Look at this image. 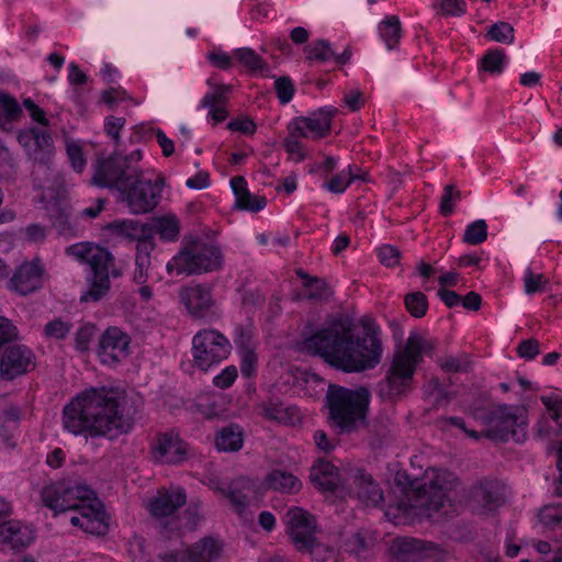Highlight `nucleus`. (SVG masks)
I'll use <instances>...</instances> for the list:
<instances>
[{
  "mask_svg": "<svg viewBox=\"0 0 562 562\" xmlns=\"http://www.w3.org/2000/svg\"><path fill=\"white\" fill-rule=\"evenodd\" d=\"M355 486L359 499L366 505L378 506L384 499L382 490L374 483L370 474L360 472L356 475Z\"/></svg>",
  "mask_w": 562,
  "mask_h": 562,
  "instance_id": "obj_34",
  "label": "nucleus"
},
{
  "mask_svg": "<svg viewBox=\"0 0 562 562\" xmlns=\"http://www.w3.org/2000/svg\"><path fill=\"white\" fill-rule=\"evenodd\" d=\"M266 482L270 488H273L276 491H280L283 493L297 492L301 487V483L296 476H294L290 472L282 471V470L271 471L268 474Z\"/></svg>",
  "mask_w": 562,
  "mask_h": 562,
  "instance_id": "obj_36",
  "label": "nucleus"
},
{
  "mask_svg": "<svg viewBox=\"0 0 562 562\" xmlns=\"http://www.w3.org/2000/svg\"><path fill=\"white\" fill-rule=\"evenodd\" d=\"M310 479L322 491H334L339 484L338 469L329 461L319 459L311 468Z\"/></svg>",
  "mask_w": 562,
  "mask_h": 562,
  "instance_id": "obj_29",
  "label": "nucleus"
},
{
  "mask_svg": "<svg viewBox=\"0 0 562 562\" xmlns=\"http://www.w3.org/2000/svg\"><path fill=\"white\" fill-rule=\"evenodd\" d=\"M243 431L237 425H229L218 432L215 446L220 451H238L243 447Z\"/></svg>",
  "mask_w": 562,
  "mask_h": 562,
  "instance_id": "obj_35",
  "label": "nucleus"
},
{
  "mask_svg": "<svg viewBox=\"0 0 562 562\" xmlns=\"http://www.w3.org/2000/svg\"><path fill=\"white\" fill-rule=\"evenodd\" d=\"M66 254L89 265L91 276L88 278L89 289L82 293L81 302H98L109 292L110 278L122 276L115 266L113 255L103 247L91 243H79L66 248Z\"/></svg>",
  "mask_w": 562,
  "mask_h": 562,
  "instance_id": "obj_6",
  "label": "nucleus"
},
{
  "mask_svg": "<svg viewBox=\"0 0 562 562\" xmlns=\"http://www.w3.org/2000/svg\"><path fill=\"white\" fill-rule=\"evenodd\" d=\"M67 154L71 161L72 168L76 171L81 172L86 165V159L83 157L81 147L77 144H69L67 146Z\"/></svg>",
  "mask_w": 562,
  "mask_h": 562,
  "instance_id": "obj_64",
  "label": "nucleus"
},
{
  "mask_svg": "<svg viewBox=\"0 0 562 562\" xmlns=\"http://www.w3.org/2000/svg\"><path fill=\"white\" fill-rule=\"evenodd\" d=\"M232 189L236 195V206L240 210L258 212L266 205L263 196H255L247 189L246 180L240 177H234L231 180Z\"/></svg>",
  "mask_w": 562,
  "mask_h": 562,
  "instance_id": "obj_32",
  "label": "nucleus"
},
{
  "mask_svg": "<svg viewBox=\"0 0 562 562\" xmlns=\"http://www.w3.org/2000/svg\"><path fill=\"white\" fill-rule=\"evenodd\" d=\"M187 502V494L182 487L160 490L149 504V512L156 518L171 516Z\"/></svg>",
  "mask_w": 562,
  "mask_h": 562,
  "instance_id": "obj_24",
  "label": "nucleus"
},
{
  "mask_svg": "<svg viewBox=\"0 0 562 562\" xmlns=\"http://www.w3.org/2000/svg\"><path fill=\"white\" fill-rule=\"evenodd\" d=\"M71 325L57 318L45 325L44 333L47 337L55 339L65 338L70 331Z\"/></svg>",
  "mask_w": 562,
  "mask_h": 562,
  "instance_id": "obj_58",
  "label": "nucleus"
},
{
  "mask_svg": "<svg viewBox=\"0 0 562 562\" xmlns=\"http://www.w3.org/2000/svg\"><path fill=\"white\" fill-rule=\"evenodd\" d=\"M130 337L117 327L108 328L99 341L98 355L104 364H115L128 355Z\"/></svg>",
  "mask_w": 562,
  "mask_h": 562,
  "instance_id": "obj_22",
  "label": "nucleus"
},
{
  "mask_svg": "<svg viewBox=\"0 0 562 562\" xmlns=\"http://www.w3.org/2000/svg\"><path fill=\"white\" fill-rule=\"evenodd\" d=\"M506 55L502 49H490L481 59V67L492 75L501 74L504 70Z\"/></svg>",
  "mask_w": 562,
  "mask_h": 562,
  "instance_id": "obj_42",
  "label": "nucleus"
},
{
  "mask_svg": "<svg viewBox=\"0 0 562 562\" xmlns=\"http://www.w3.org/2000/svg\"><path fill=\"white\" fill-rule=\"evenodd\" d=\"M16 326L7 317L0 316V349L18 339Z\"/></svg>",
  "mask_w": 562,
  "mask_h": 562,
  "instance_id": "obj_53",
  "label": "nucleus"
},
{
  "mask_svg": "<svg viewBox=\"0 0 562 562\" xmlns=\"http://www.w3.org/2000/svg\"><path fill=\"white\" fill-rule=\"evenodd\" d=\"M355 178L356 177L352 175L351 167L348 166L347 170H342L339 175L333 177L325 186L330 192L341 193L347 189V187Z\"/></svg>",
  "mask_w": 562,
  "mask_h": 562,
  "instance_id": "obj_52",
  "label": "nucleus"
},
{
  "mask_svg": "<svg viewBox=\"0 0 562 562\" xmlns=\"http://www.w3.org/2000/svg\"><path fill=\"white\" fill-rule=\"evenodd\" d=\"M459 200H461V192L453 184L446 186L441 196L440 213L443 216H449L454 210L453 202Z\"/></svg>",
  "mask_w": 562,
  "mask_h": 562,
  "instance_id": "obj_51",
  "label": "nucleus"
},
{
  "mask_svg": "<svg viewBox=\"0 0 562 562\" xmlns=\"http://www.w3.org/2000/svg\"><path fill=\"white\" fill-rule=\"evenodd\" d=\"M395 483L401 496L394 506L398 512L407 514L409 509L438 510L447 501L448 493L458 486L459 480L450 471L432 470L426 473L423 482L411 481L406 473L398 472Z\"/></svg>",
  "mask_w": 562,
  "mask_h": 562,
  "instance_id": "obj_4",
  "label": "nucleus"
},
{
  "mask_svg": "<svg viewBox=\"0 0 562 562\" xmlns=\"http://www.w3.org/2000/svg\"><path fill=\"white\" fill-rule=\"evenodd\" d=\"M378 256L381 263L387 267H394L395 265L398 263L400 260L398 249L391 245H384L381 248H379Z\"/></svg>",
  "mask_w": 562,
  "mask_h": 562,
  "instance_id": "obj_63",
  "label": "nucleus"
},
{
  "mask_svg": "<svg viewBox=\"0 0 562 562\" xmlns=\"http://www.w3.org/2000/svg\"><path fill=\"white\" fill-rule=\"evenodd\" d=\"M223 551L220 540L204 537L183 550H173L159 555L161 562H216Z\"/></svg>",
  "mask_w": 562,
  "mask_h": 562,
  "instance_id": "obj_17",
  "label": "nucleus"
},
{
  "mask_svg": "<svg viewBox=\"0 0 562 562\" xmlns=\"http://www.w3.org/2000/svg\"><path fill=\"white\" fill-rule=\"evenodd\" d=\"M304 52L307 60L325 63L334 59L338 65H346L352 55L351 48L347 46L341 54H336L326 40H317L305 46Z\"/></svg>",
  "mask_w": 562,
  "mask_h": 562,
  "instance_id": "obj_26",
  "label": "nucleus"
},
{
  "mask_svg": "<svg viewBox=\"0 0 562 562\" xmlns=\"http://www.w3.org/2000/svg\"><path fill=\"white\" fill-rule=\"evenodd\" d=\"M49 218L58 234L65 236L75 235V229L70 223L69 214L66 210H63L57 204H54L49 210Z\"/></svg>",
  "mask_w": 562,
  "mask_h": 562,
  "instance_id": "obj_41",
  "label": "nucleus"
},
{
  "mask_svg": "<svg viewBox=\"0 0 562 562\" xmlns=\"http://www.w3.org/2000/svg\"><path fill=\"white\" fill-rule=\"evenodd\" d=\"M296 276L304 280V286L310 290V299H323L326 296L328 286L325 280L317 277H312L303 269H296Z\"/></svg>",
  "mask_w": 562,
  "mask_h": 562,
  "instance_id": "obj_39",
  "label": "nucleus"
},
{
  "mask_svg": "<svg viewBox=\"0 0 562 562\" xmlns=\"http://www.w3.org/2000/svg\"><path fill=\"white\" fill-rule=\"evenodd\" d=\"M439 366L445 372L457 373L468 371L470 362L464 355L460 357L446 356L439 360Z\"/></svg>",
  "mask_w": 562,
  "mask_h": 562,
  "instance_id": "obj_50",
  "label": "nucleus"
},
{
  "mask_svg": "<svg viewBox=\"0 0 562 562\" xmlns=\"http://www.w3.org/2000/svg\"><path fill=\"white\" fill-rule=\"evenodd\" d=\"M440 13L446 16H461L467 12L463 0H441L438 4Z\"/></svg>",
  "mask_w": 562,
  "mask_h": 562,
  "instance_id": "obj_57",
  "label": "nucleus"
},
{
  "mask_svg": "<svg viewBox=\"0 0 562 562\" xmlns=\"http://www.w3.org/2000/svg\"><path fill=\"white\" fill-rule=\"evenodd\" d=\"M111 231L131 240H137V245L147 240L154 241L153 228L148 224L134 220L116 221L110 225Z\"/></svg>",
  "mask_w": 562,
  "mask_h": 562,
  "instance_id": "obj_30",
  "label": "nucleus"
},
{
  "mask_svg": "<svg viewBox=\"0 0 562 562\" xmlns=\"http://www.w3.org/2000/svg\"><path fill=\"white\" fill-rule=\"evenodd\" d=\"M303 551L308 552L317 562H326L333 559L337 553V549L334 544L321 542L315 537L311 538L310 543Z\"/></svg>",
  "mask_w": 562,
  "mask_h": 562,
  "instance_id": "obj_40",
  "label": "nucleus"
},
{
  "mask_svg": "<svg viewBox=\"0 0 562 562\" xmlns=\"http://www.w3.org/2000/svg\"><path fill=\"white\" fill-rule=\"evenodd\" d=\"M41 501L55 515L72 512L70 524L88 533L104 535L108 531L103 505L95 492L85 484L50 483L41 491Z\"/></svg>",
  "mask_w": 562,
  "mask_h": 562,
  "instance_id": "obj_3",
  "label": "nucleus"
},
{
  "mask_svg": "<svg viewBox=\"0 0 562 562\" xmlns=\"http://www.w3.org/2000/svg\"><path fill=\"white\" fill-rule=\"evenodd\" d=\"M391 553L394 562H423L427 557L425 544L419 540L409 538L394 540Z\"/></svg>",
  "mask_w": 562,
  "mask_h": 562,
  "instance_id": "obj_27",
  "label": "nucleus"
},
{
  "mask_svg": "<svg viewBox=\"0 0 562 562\" xmlns=\"http://www.w3.org/2000/svg\"><path fill=\"white\" fill-rule=\"evenodd\" d=\"M486 36L499 43L510 44L514 42V27L507 22H497L491 25Z\"/></svg>",
  "mask_w": 562,
  "mask_h": 562,
  "instance_id": "obj_47",
  "label": "nucleus"
},
{
  "mask_svg": "<svg viewBox=\"0 0 562 562\" xmlns=\"http://www.w3.org/2000/svg\"><path fill=\"white\" fill-rule=\"evenodd\" d=\"M164 180L157 179L155 182L145 180L143 172L138 168L137 177L128 181L126 189L121 190L122 201L127 203L131 212L135 214H145L153 211L159 203Z\"/></svg>",
  "mask_w": 562,
  "mask_h": 562,
  "instance_id": "obj_13",
  "label": "nucleus"
},
{
  "mask_svg": "<svg viewBox=\"0 0 562 562\" xmlns=\"http://www.w3.org/2000/svg\"><path fill=\"white\" fill-rule=\"evenodd\" d=\"M140 159L142 153L138 149L126 156L114 151L108 158H99L93 165L92 183L121 192L126 189L128 181L137 177V162Z\"/></svg>",
  "mask_w": 562,
  "mask_h": 562,
  "instance_id": "obj_9",
  "label": "nucleus"
},
{
  "mask_svg": "<svg viewBox=\"0 0 562 562\" xmlns=\"http://www.w3.org/2000/svg\"><path fill=\"white\" fill-rule=\"evenodd\" d=\"M231 351V341L216 329H201L192 338L193 363L202 371L227 359Z\"/></svg>",
  "mask_w": 562,
  "mask_h": 562,
  "instance_id": "obj_12",
  "label": "nucleus"
},
{
  "mask_svg": "<svg viewBox=\"0 0 562 562\" xmlns=\"http://www.w3.org/2000/svg\"><path fill=\"white\" fill-rule=\"evenodd\" d=\"M213 488L220 491L231 502L234 510L239 516H244L249 505V496L254 493V484L249 479H236L226 490L218 488L215 485H213Z\"/></svg>",
  "mask_w": 562,
  "mask_h": 562,
  "instance_id": "obj_25",
  "label": "nucleus"
},
{
  "mask_svg": "<svg viewBox=\"0 0 562 562\" xmlns=\"http://www.w3.org/2000/svg\"><path fill=\"white\" fill-rule=\"evenodd\" d=\"M524 282L526 293L533 294L536 292H542L549 280L543 274H536L530 269H528L526 271Z\"/></svg>",
  "mask_w": 562,
  "mask_h": 562,
  "instance_id": "obj_55",
  "label": "nucleus"
},
{
  "mask_svg": "<svg viewBox=\"0 0 562 562\" xmlns=\"http://www.w3.org/2000/svg\"><path fill=\"white\" fill-rule=\"evenodd\" d=\"M373 540L363 532L358 531L346 539L344 550L358 560H367L371 554Z\"/></svg>",
  "mask_w": 562,
  "mask_h": 562,
  "instance_id": "obj_37",
  "label": "nucleus"
},
{
  "mask_svg": "<svg viewBox=\"0 0 562 562\" xmlns=\"http://www.w3.org/2000/svg\"><path fill=\"white\" fill-rule=\"evenodd\" d=\"M222 252L215 245L203 240L187 244L166 266L170 274H201L222 268Z\"/></svg>",
  "mask_w": 562,
  "mask_h": 562,
  "instance_id": "obj_8",
  "label": "nucleus"
},
{
  "mask_svg": "<svg viewBox=\"0 0 562 562\" xmlns=\"http://www.w3.org/2000/svg\"><path fill=\"white\" fill-rule=\"evenodd\" d=\"M274 88L281 103L290 102L294 94V86L288 77H280L274 82Z\"/></svg>",
  "mask_w": 562,
  "mask_h": 562,
  "instance_id": "obj_59",
  "label": "nucleus"
},
{
  "mask_svg": "<svg viewBox=\"0 0 562 562\" xmlns=\"http://www.w3.org/2000/svg\"><path fill=\"white\" fill-rule=\"evenodd\" d=\"M33 539L32 530L19 521H9L0 527V541L11 544L13 549L25 548Z\"/></svg>",
  "mask_w": 562,
  "mask_h": 562,
  "instance_id": "obj_33",
  "label": "nucleus"
},
{
  "mask_svg": "<svg viewBox=\"0 0 562 562\" xmlns=\"http://www.w3.org/2000/svg\"><path fill=\"white\" fill-rule=\"evenodd\" d=\"M525 413L522 407L502 405L490 411H479L475 417L487 427L486 437L502 441L513 438L518 441L517 429L526 425Z\"/></svg>",
  "mask_w": 562,
  "mask_h": 562,
  "instance_id": "obj_11",
  "label": "nucleus"
},
{
  "mask_svg": "<svg viewBox=\"0 0 562 562\" xmlns=\"http://www.w3.org/2000/svg\"><path fill=\"white\" fill-rule=\"evenodd\" d=\"M155 227L156 233L165 240H175L180 233L179 221L176 216L159 217Z\"/></svg>",
  "mask_w": 562,
  "mask_h": 562,
  "instance_id": "obj_44",
  "label": "nucleus"
},
{
  "mask_svg": "<svg viewBox=\"0 0 562 562\" xmlns=\"http://www.w3.org/2000/svg\"><path fill=\"white\" fill-rule=\"evenodd\" d=\"M338 113L336 108H323L310 116L294 119L289 125V133L302 135L303 138L318 139L328 135L331 120Z\"/></svg>",
  "mask_w": 562,
  "mask_h": 562,
  "instance_id": "obj_19",
  "label": "nucleus"
},
{
  "mask_svg": "<svg viewBox=\"0 0 562 562\" xmlns=\"http://www.w3.org/2000/svg\"><path fill=\"white\" fill-rule=\"evenodd\" d=\"M300 137H302V135L289 133V136L285 137L283 142L286 153L296 161H302L305 158V150L299 139Z\"/></svg>",
  "mask_w": 562,
  "mask_h": 562,
  "instance_id": "obj_56",
  "label": "nucleus"
},
{
  "mask_svg": "<svg viewBox=\"0 0 562 562\" xmlns=\"http://www.w3.org/2000/svg\"><path fill=\"white\" fill-rule=\"evenodd\" d=\"M16 176V165L9 149L0 145V180H12Z\"/></svg>",
  "mask_w": 562,
  "mask_h": 562,
  "instance_id": "obj_49",
  "label": "nucleus"
},
{
  "mask_svg": "<svg viewBox=\"0 0 562 562\" xmlns=\"http://www.w3.org/2000/svg\"><path fill=\"white\" fill-rule=\"evenodd\" d=\"M434 344L424 335L413 331L403 347L393 353L389 370L378 383L376 393L384 401L395 402L413 389L414 374L423 357L431 352Z\"/></svg>",
  "mask_w": 562,
  "mask_h": 562,
  "instance_id": "obj_5",
  "label": "nucleus"
},
{
  "mask_svg": "<svg viewBox=\"0 0 562 562\" xmlns=\"http://www.w3.org/2000/svg\"><path fill=\"white\" fill-rule=\"evenodd\" d=\"M289 535L297 550H304L314 537L316 520L308 512L301 507L290 508L284 516Z\"/></svg>",
  "mask_w": 562,
  "mask_h": 562,
  "instance_id": "obj_21",
  "label": "nucleus"
},
{
  "mask_svg": "<svg viewBox=\"0 0 562 562\" xmlns=\"http://www.w3.org/2000/svg\"><path fill=\"white\" fill-rule=\"evenodd\" d=\"M125 405L126 395L117 389H88L64 406L63 427L75 436L115 439L130 432L134 424Z\"/></svg>",
  "mask_w": 562,
  "mask_h": 562,
  "instance_id": "obj_2",
  "label": "nucleus"
},
{
  "mask_svg": "<svg viewBox=\"0 0 562 562\" xmlns=\"http://www.w3.org/2000/svg\"><path fill=\"white\" fill-rule=\"evenodd\" d=\"M180 299L194 318L209 316L215 304L212 289L202 284L183 288L180 292Z\"/></svg>",
  "mask_w": 562,
  "mask_h": 562,
  "instance_id": "obj_23",
  "label": "nucleus"
},
{
  "mask_svg": "<svg viewBox=\"0 0 562 562\" xmlns=\"http://www.w3.org/2000/svg\"><path fill=\"white\" fill-rule=\"evenodd\" d=\"M19 143L24 147L29 159L33 161L32 177L37 187L49 181L54 157L53 138L38 127L21 131Z\"/></svg>",
  "mask_w": 562,
  "mask_h": 562,
  "instance_id": "obj_10",
  "label": "nucleus"
},
{
  "mask_svg": "<svg viewBox=\"0 0 562 562\" xmlns=\"http://www.w3.org/2000/svg\"><path fill=\"white\" fill-rule=\"evenodd\" d=\"M45 269L40 259L20 265L8 281V289L20 295H27L43 285Z\"/></svg>",
  "mask_w": 562,
  "mask_h": 562,
  "instance_id": "obj_20",
  "label": "nucleus"
},
{
  "mask_svg": "<svg viewBox=\"0 0 562 562\" xmlns=\"http://www.w3.org/2000/svg\"><path fill=\"white\" fill-rule=\"evenodd\" d=\"M36 367L35 355L23 345H11L4 348L0 357V378L11 381L26 374Z\"/></svg>",
  "mask_w": 562,
  "mask_h": 562,
  "instance_id": "obj_18",
  "label": "nucleus"
},
{
  "mask_svg": "<svg viewBox=\"0 0 562 562\" xmlns=\"http://www.w3.org/2000/svg\"><path fill=\"white\" fill-rule=\"evenodd\" d=\"M379 34L387 49L396 48L402 36V27L398 18L396 15L386 16L379 24Z\"/></svg>",
  "mask_w": 562,
  "mask_h": 562,
  "instance_id": "obj_38",
  "label": "nucleus"
},
{
  "mask_svg": "<svg viewBox=\"0 0 562 562\" xmlns=\"http://www.w3.org/2000/svg\"><path fill=\"white\" fill-rule=\"evenodd\" d=\"M404 303L406 310L413 317L420 318L426 315L428 310V300L423 292L416 291L406 294Z\"/></svg>",
  "mask_w": 562,
  "mask_h": 562,
  "instance_id": "obj_43",
  "label": "nucleus"
},
{
  "mask_svg": "<svg viewBox=\"0 0 562 562\" xmlns=\"http://www.w3.org/2000/svg\"><path fill=\"white\" fill-rule=\"evenodd\" d=\"M356 330L350 322L334 319L304 340V348L346 373L374 369L382 360L383 342L380 327L371 319H361Z\"/></svg>",
  "mask_w": 562,
  "mask_h": 562,
  "instance_id": "obj_1",
  "label": "nucleus"
},
{
  "mask_svg": "<svg viewBox=\"0 0 562 562\" xmlns=\"http://www.w3.org/2000/svg\"><path fill=\"white\" fill-rule=\"evenodd\" d=\"M260 414L269 420L283 425H294L300 420L299 409L295 406H285L279 401H268L259 406Z\"/></svg>",
  "mask_w": 562,
  "mask_h": 562,
  "instance_id": "obj_31",
  "label": "nucleus"
},
{
  "mask_svg": "<svg viewBox=\"0 0 562 562\" xmlns=\"http://www.w3.org/2000/svg\"><path fill=\"white\" fill-rule=\"evenodd\" d=\"M236 59L249 70H261L266 64L262 58L251 48H238L234 52Z\"/></svg>",
  "mask_w": 562,
  "mask_h": 562,
  "instance_id": "obj_46",
  "label": "nucleus"
},
{
  "mask_svg": "<svg viewBox=\"0 0 562 562\" xmlns=\"http://www.w3.org/2000/svg\"><path fill=\"white\" fill-rule=\"evenodd\" d=\"M150 457L160 464H180L191 456V449L178 432H159L150 441Z\"/></svg>",
  "mask_w": 562,
  "mask_h": 562,
  "instance_id": "obj_14",
  "label": "nucleus"
},
{
  "mask_svg": "<svg viewBox=\"0 0 562 562\" xmlns=\"http://www.w3.org/2000/svg\"><path fill=\"white\" fill-rule=\"evenodd\" d=\"M95 333L97 328L93 324L87 323L82 325L76 333V348L80 351H87Z\"/></svg>",
  "mask_w": 562,
  "mask_h": 562,
  "instance_id": "obj_54",
  "label": "nucleus"
},
{
  "mask_svg": "<svg viewBox=\"0 0 562 562\" xmlns=\"http://www.w3.org/2000/svg\"><path fill=\"white\" fill-rule=\"evenodd\" d=\"M0 108L4 111L7 117L11 120L16 119L22 112L18 101L4 92H0Z\"/></svg>",
  "mask_w": 562,
  "mask_h": 562,
  "instance_id": "obj_60",
  "label": "nucleus"
},
{
  "mask_svg": "<svg viewBox=\"0 0 562 562\" xmlns=\"http://www.w3.org/2000/svg\"><path fill=\"white\" fill-rule=\"evenodd\" d=\"M237 375V368L235 366H228L220 374L214 376L213 383L220 389H227L235 382Z\"/></svg>",
  "mask_w": 562,
  "mask_h": 562,
  "instance_id": "obj_61",
  "label": "nucleus"
},
{
  "mask_svg": "<svg viewBox=\"0 0 562 562\" xmlns=\"http://www.w3.org/2000/svg\"><path fill=\"white\" fill-rule=\"evenodd\" d=\"M329 418L340 432H351L366 424L370 392L330 384L326 394Z\"/></svg>",
  "mask_w": 562,
  "mask_h": 562,
  "instance_id": "obj_7",
  "label": "nucleus"
},
{
  "mask_svg": "<svg viewBox=\"0 0 562 562\" xmlns=\"http://www.w3.org/2000/svg\"><path fill=\"white\" fill-rule=\"evenodd\" d=\"M241 363H240V371L244 376H251L257 367V355L255 352V349H247L246 352H241Z\"/></svg>",
  "mask_w": 562,
  "mask_h": 562,
  "instance_id": "obj_62",
  "label": "nucleus"
},
{
  "mask_svg": "<svg viewBox=\"0 0 562 562\" xmlns=\"http://www.w3.org/2000/svg\"><path fill=\"white\" fill-rule=\"evenodd\" d=\"M487 238V225L484 220L470 224L464 232L463 241L470 245H480Z\"/></svg>",
  "mask_w": 562,
  "mask_h": 562,
  "instance_id": "obj_45",
  "label": "nucleus"
},
{
  "mask_svg": "<svg viewBox=\"0 0 562 562\" xmlns=\"http://www.w3.org/2000/svg\"><path fill=\"white\" fill-rule=\"evenodd\" d=\"M506 502V485L496 479H482L469 492V505L479 514L493 512Z\"/></svg>",
  "mask_w": 562,
  "mask_h": 562,
  "instance_id": "obj_15",
  "label": "nucleus"
},
{
  "mask_svg": "<svg viewBox=\"0 0 562 562\" xmlns=\"http://www.w3.org/2000/svg\"><path fill=\"white\" fill-rule=\"evenodd\" d=\"M155 241H143L136 245L135 271L133 281L139 285L138 293L144 301L153 297V285L161 280L158 267L153 262L150 252Z\"/></svg>",
  "mask_w": 562,
  "mask_h": 562,
  "instance_id": "obj_16",
  "label": "nucleus"
},
{
  "mask_svg": "<svg viewBox=\"0 0 562 562\" xmlns=\"http://www.w3.org/2000/svg\"><path fill=\"white\" fill-rule=\"evenodd\" d=\"M540 522L546 527H554L562 522V504L543 506L538 514Z\"/></svg>",
  "mask_w": 562,
  "mask_h": 562,
  "instance_id": "obj_48",
  "label": "nucleus"
},
{
  "mask_svg": "<svg viewBox=\"0 0 562 562\" xmlns=\"http://www.w3.org/2000/svg\"><path fill=\"white\" fill-rule=\"evenodd\" d=\"M232 87L227 85H220L214 88L212 92L206 93L202 101V108L210 109V116L215 123H221L226 120L228 112L226 110L227 94L231 92Z\"/></svg>",
  "mask_w": 562,
  "mask_h": 562,
  "instance_id": "obj_28",
  "label": "nucleus"
}]
</instances>
